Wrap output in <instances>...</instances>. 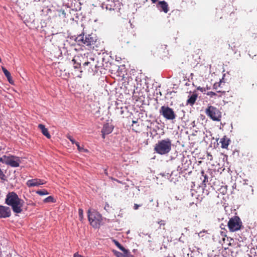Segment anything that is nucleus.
<instances>
[{
	"instance_id": "13",
	"label": "nucleus",
	"mask_w": 257,
	"mask_h": 257,
	"mask_svg": "<svg viewBox=\"0 0 257 257\" xmlns=\"http://www.w3.org/2000/svg\"><path fill=\"white\" fill-rule=\"evenodd\" d=\"M157 7L160 11L164 12L165 13H167L169 11L168 3L164 1L159 2Z\"/></svg>"
},
{
	"instance_id": "24",
	"label": "nucleus",
	"mask_w": 257,
	"mask_h": 257,
	"mask_svg": "<svg viewBox=\"0 0 257 257\" xmlns=\"http://www.w3.org/2000/svg\"><path fill=\"white\" fill-rule=\"evenodd\" d=\"M77 147V149L80 152H87L88 150L87 149H84L83 147H81L79 144H77L76 145Z\"/></svg>"
},
{
	"instance_id": "19",
	"label": "nucleus",
	"mask_w": 257,
	"mask_h": 257,
	"mask_svg": "<svg viewBox=\"0 0 257 257\" xmlns=\"http://www.w3.org/2000/svg\"><path fill=\"white\" fill-rule=\"evenodd\" d=\"M201 177H200V179L202 180V183L204 185H206V183L208 182V176L205 174L204 171H201Z\"/></svg>"
},
{
	"instance_id": "8",
	"label": "nucleus",
	"mask_w": 257,
	"mask_h": 257,
	"mask_svg": "<svg viewBox=\"0 0 257 257\" xmlns=\"http://www.w3.org/2000/svg\"><path fill=\"white\" fill-rule=\"evenodd\" d=\"M160 113L168 120H173L176 117L173 109L168 106H161L160 109Z\"/></svg>"
},
{
	"instance_id": "40",
	"label": "nucleus",
	"mask_w": 257,
	"mask_h": 257,
	"mask_svg": "<svg viewBox=\"0 0 257 257\" xmlns=\"http://www.w3.org/2000/svg\"><path fill=\"white\" fill-rule=\"evenodd\" d=\"M1 62V58H0V63Z\"/></svg>"
},
{
	"instance_id": "7",
	"label": "nucleus",
	"mask_w": 257,
	"mask_h": 257,
	"mask_svg": "<svg viewBox=\"0 0 257 257\" xmlns=\"http://www.w3.org/2000/svg\"><path fill=\"white\" fill-rule=\"evenodd\" d=\"M228 227L231 232L239 230L242 226V222L238 216L231 218L228 222Z\"/></svg>"
},
{
	"instance_id": "5",
	"label": "nucleus",
	"mask_w": 257,
	"mask_h": 257,
	"mask_svg": "<svg viewBox=\"0 0 257 257\" xmlns=\"http://www.w3.org/2000/svg\"><path fill=\"white\" fill-rule=\"evenodd\" d=\"M205 113L210 119L213 121H219L221 118V112L216 107L209 105L205 109Z\"/></svg>"
},
{
	"instance_id": "37",
	"label": "nucleus",
	"mask_w": 257,
	"mask_h": 257,
	"mask_svg": "<svg viewBox=\"0 0 257 257\" xmlns=\"http://www.w3.org/2000/svg\"><path fill=\"white\" fill-rule=\"evenodd\" d=\"M220 92H221L220 91H217V93H220Z\"/></svg>"
},
{
	"instance_id": "29",
	"label": "nucleus",
	"mask_w": 257,
	"mask_h": 257,
	"mask_svg": "<svg viewBox=\"0 0 257 257\" xmlns=\"http://www.w3.org/2000/svg\"><path fill=\"white\" fill-rule=\"evenodd\" d=\"M0 178L2 180H5V175L4 174V172L2 171L1 169L0 168Z\"/></svg>"
},
{
	"instance_id": "30",
	"label": "nucleus",
	"mask_w": 257,
	"mask_h": 257,
	"mask_svg": "<svg viewBox=\"0 0 257 257\" xmlns=\"http://www.w3.org/2000/svg\"><path fill=\"white\" fill-rule=\"evenodd\" d=\"M206 232V230H203L198 233V235L199 237H202L204 236V233Z\"/></svg>"
},
{
	"instance_id": "32",
	"label": "nucleus",
	"mask_w": 257,
	"mask_h": 257,
	"mask_svg": "<svg viewBox=\"0 0 257 257\" xmlns=\"http://www.w3.org/2000/svg\"><path fill=\"white\" fill-rule=\"evenodd\" d=\"M158 224H160V226L162 225H165V223L164 220H160L158 222Z\"/></svg>"
},
{
	"instance_id": "21",
	"label": "nucleus",
	"mask_w": 257,
	"mask_h": 257,
	"mask_svg": "<svg viewBox=\"0 0 257 257\" xmlns=\"http://www.w3.org/2000/svg\"><path fill=\"white\" fill-rule=\"evenodd\" d=\"M55 200L54 198V197L52 196H49L47 197H46L44 200V202L45 203H49V202H55Z\"/></svg>"
},
{
	"instance_id": "36",
	"label": "nucleus",
	"mask_w": 257,
	"mask_h": 257,
	"mask_svg": "<svg viewBox=\"0 0 257 257\" xmlns=\"http://www.w3.org/2000/svg\"><path fill=\"white\" fill-rule=\"evenodd\" d=\"M133 123H137V121L133 120Z\"/></svg>"
},
{
	"instance_id": "34",
	"label": "nucleus",
	"mask_w": 257,
	"mask_h": 257,
	"mask_svg": "<svg viewBox=\"0 0 257 257\" xmlns=\"http://www.w3.org/2000/svg\"><path fill=\"white\" fill-rule=\"evenodd\" d=\"M153 4H155L158 0H151Z\"/></svg>"
},
{
	"instance_id": "12",
	"label": "nucleus",
	"mask_w": 257,
	"mask_h": 257,
	"mask_svg": "<svg viewBox=\"0 0 257 257\" xmlns=\"http://www.w3.org/2000/svg\"><path fill=\"white\" fill-rule=\"evenodd\" d=\"M113 130V125L106 123L104 124L101 131L102 134V138H105V135L110 134Z\"/></svg>"
},
{
	"instance_id": "38",
	"label": "nucleus",
	"mask_w": 257,
	"mask_h": 257,
	"mask_svg": "<svg viewBox=\"0 0 257 257\" xmlns=\"http://www.w3.org/2000/svg\"><path fill=\"white\" fill-rule=\"evenodd\" d=\"M105 173L106 174H107V172H106V170H105Z\"/></svg>"
},
{
	"instance_id": "9",
	"label": "nucleus",
	"mask_w": 257,
	"mask_h": 257,
	"mask_svg": "<svg viewBox=\"0 0 257 257\" xmlns=\"http://www.w3.org/2000/svg\"><path fill=\"white\" fill-rule=\"evenodd\" d=\"M105 6L106 9L109 11H118L121 8V4L117 0H107Z\"/></svg>"
},
{
	"instance_id": "27",
	"label": "nucleus",
	"mask_w": 257,
	"mask_h": 257,
	"mask_svg": "<svg viewBox=\"0 0 257 257\" xmlns=\"http://www.w3.org/2000/svg\"><path fill=\"white\" fill-rule=\"evenodd\" d=\"M67 138L69 140L72 144H75L76 145L77 144L79 143L78 142H76L73 137L70 136H67Z\"/></svg>"
},
{
	"instance_id": "39",
	"label": "nucleus",
	"mask_w": 257,
	"mask_h": 257,
	"mask_svg": "<svg viewBox=\"0 0 257 257\" xmlns=\"http://www.w3.org/2000/svg\"><path fill=\"white\" fill-rule=\"evenodd\" d=\"M91 60H92L93 61H94V58H93V59H92Z\"/></svg>"
},
{
	"instance_id": "22",
	"label": "nucleus",
	"mask_w": 257,
	"mask_h": 257,
	"mask_svg": "<svg viewBox=\"0 0 257 257\" xmlns=\"http://www.w3.org/2000/svg\"><path fill=\"white\" fill-rule=\"evenodd\" d=\"M113 253L116 257H125L128 255V254H126L124 253H122L121 252L116 250H113Z\"/></svg>"
},
{
	"instance_id": "10",
	"label": "nucleus",
	"mask_w": 257,
	"mask_h": 257,
	"mask_svg": "<svg viewBox=\"0 0 257 257\" xmlns=\"http://www.w3.org/2000/svg\"><path fill=\"white\" fill-rule=\"evenodd\" d=\"M45 183L46 181H45L44 180L36 178L28 180L26 184L29 187H32L39 186L40 185L45 184Z\"/></svg>"
},
{
	"instance_id": "16",
	"label": "nucleus",
	"mask_w": 257,
	"mask_h": 257,
	"mask_svg": "<svg viewBox=\"0 0 257 257\" xmlns=\"http://www.w3.org/2000/svg\"><path fill=\"white\" fill-rule=\"evenodd\" d=\"M2 70H3V72H4V73L5 74L6 77L7 78L9 82L10 83H12L11 81L12 80V77H11V73L5 67H2Z\"/></svg>"
},
{
	"instance_id": "15",
	"label": "nucleus",
	"mask_w": 257,
	"mask_h": 257,
	"mask_svg": "<svg viewBox=\"0 0 257 257\" xmlns=\"http://www.w3.org/2000/svg\"><path fill=\"white\" fill-rule=\"evenodd\" d=\"M113 242L120 250L123 252L124 254H127L130 253L129 251L127 249H126L123 246H122L118 241L113 240Z\"/></svg>"
},
{
	"instance_id": "18",
	"label": "nucleus",
	"mask_w": 257,
	"mask_h": 257,
	"mask_svg": "<svg viewBox=\"0 0 257 257\" xmlns=\"http://www.w3.org/2000/svg\"><path fill=\"white\" fill-rule=\"evenodd\" d=\"M229 140H227L225 138L221 139L220 142L221 145V147L224 149L227 148L229 145Z\"/></svg>"
},
{
	"instance_id": "17",
	"label": "nucleus",
	"mask_w": 257,
	"mask_h": 257,
	"mask_svg": "<svg viewBox=\"0 0 257 257\" xmlns=\"http://www.w3.org/2000/svg\"><path fill=\"white\" fill-rule=\"evenodd\" d=\"M197 98V95L196 94H192L191 95L187 100V103L193 105L194 104Z\"/></svg>"
},
{
	"instance_id": "35",
	"label": "nucleus",
	"mask_w": 257,
	"mask_h": 257,
	"mask_svg": "<svg viewBox=\"0 0 257 257\" xmlns=\"http://www.w3.org/2000/svg\"><path fill=\"white\" fill-rule=\"evenodd\" d=\"M172 175H169V174H167V177L168 178L169 177H171Z\"/></svg>"
},
{
	"instance_id": "31",
	"label": "nucleus",
	"mask_w": 257,
	"mask_h": 257,
	"mask_svg": "<svg viewBox=\"0 0 257 257\" xmlns=\"http://www.w3.org/2000/svg\"><path fill=\"white\" fill-rule=\"evenodd\" d=\"M73 257H85V256L78 254L77 252H76L73 254Z\"/></svg>"
},
{
	"instance_id": "11",
	"label": "nucleus",
	"mask_w": 257,
	"mask_h": 257,
	"mask_svg": "<svg viewBox=\"0 0 257 257\" xmlns=\"http://www.w3.org/2000/svg\"><path fill=\"white\" fill-rule=\"evenodd\" d=\"M11 215V209L8 206L0 205V218H8Z\"/></svg>"
},
{
	"instance_id": "2",
	"label": "nucleus",
	"mask_w": 257,
	"mask_h": 257,
	"mask_svg": "<svg viewBox=\"0 0 257 257\" xmlns=\"http://www.w3.org/2000/svg\"><path fill=\"white\" fill-rule=\"evenodd\" d=\"M75 40L80 45L83 44L88 46L89 49H94L97 42L96 36L92 34L84 35L82 33L77 36Z\"/></svg>"
},
{
	"instance_id": "14",
	"label": "nucleus",
	"mask_w": 257,
	"mask_h": 257,
	"mask_svg": "<svg viewBox=\"0 0 257 257\" xmlns=\"http://www.w3.org/2000/svg\"><path fill=\"white\" fill-rule=\"evenodd\" d=\"M38 127L41 130L43 135L46 137L48 139H50L51 138V135H50L48 129L45 127L44 125L39 124L38 125Z\"/></svg>"
},
{
	"instance_id": "20",
	"label": "nucleus",
	"mask_w": 257,
	"mask_h": 257,
	"mask_svg": "<svg viewBox=\"0 0 257 257\" xmlns=\"http://www.w3.org/2000/svg\"><path fill=\"white\" fill-rule=\"evenodd\" d=\"M36 193L40 196L48 195L49 193L46 189L39 190L36 191Z\"/></svg>"
},
{
	"instance_id": "33",
	"label": "nucleus",
	"mask_w": 257,
	"mask_h": 257,
	"mask_svg": "<svg viewBox=\"0 0 257 257\" xmlns=\"http://www.w3.org/2000/svg\"><path fill=\"white\" fill-rule=\"evenodd\" d=\"M140 206V205H138L137 204H135L134 206V209L137 210V209H138L139 208V207Z\"/></svg>"
},
{
	"instance_id": "6",
	"label": "nucleus",
	"mask_w": 257,
	"mask_h": 257,
	"mask_svg": "<svg viewBox=\"0 0 257 257\" xmlns=\"http://www.w3.org/2000/svg\"><path fill=\"white\" fill-rule=\"evenodd\" d=\"M0 162L12 167H19L21 163L19 157L15 156L4 155L0 158Z\"/></svg>"
},
{
	"instance_id": "25",
	"label": "nucleus",
	"mask_w": 257,
	"mask_h": 257,
	"mask_svg": "<svg viewBox=\"0 0 257 257\" xmlns=\"http://www.w3.org/2000/svg\"><path fill=\"white\" fill-rule=\"evenodd\" d=\"M78 214L80 220L82 221L83 218V211L82 209L79 208L78 209Z\"/></svg>"
},
{
	"instance_id": "3",
	"label": "nucleus",
	"mask_w": 257,
	"mask_h": 257,
	"mask_svg": "<svg viewBox=\"0 0 257 257\" xmlns=\"http://www.w3.org/2000/svg\"><path fill=\"white\" fill-rule=\"evenodd\" d=\"M172 143L169 139H166L158 141L156 144L154 150L160 155H166L171 150Z\"/></svg>"
},
{
	"instance_id": "26",
	"label": "nucleus",
	"mask_w": 257,
	"mask_h": 257,
	"mask_svg": "<svg viewBox=\"0 0 257 257\" xmlns=\"http://www.w3.org/2000/svg\"><path fill=\"white\" fill-rule=\"evenodd\" d=\"M72 62H73L74 68L75 69H77L80 67V64L79 63H77L75 59L72 60Z\"/></svg>"
},
{
	"instance_id": "23",
	"label": "nucleus",
	"mask_w": 257,
	"mask_h": 257,
	"mask_svg": "<svg viewBox=\"0 0 257 257\" xmlns=\"http://www.w3.org/2000/svg\"><path fill=\"white\" fill-rule=\"evenodd\" d=\"M90 66V68H92V67L93 66H94L95 67H96V65L95 64H92V63L91 62H89V61H87V62H85L83 63V66L85 67L86 66Z\"/></svg>"
},
{
	"instance_id": "4",
	"label": "nucleus",
	"mask_w": 257,
	"mask_h": 257,
	"mask_svg": "<svg viewBox=\"0 0 257 257\" xmlns=\"http://www.w3.org/2000/svg\"><path fill=\"white\" fill-rule=\"evenodd\" d=\"M87 214L91 225L94 228H98L102 220L101 215L94 209H89Z\"/></svg>"
},
{
	"instance_id": "28",
	"label": "nucleus",
	"mask_w": 257,
	"mask_h": 257,
	"mask_svg": "<svg viewBox=\"0 0 257 257\" xmlns=\"http://www.w3.org/2000/svg\"><path fill=\"white\" fill-rule=\"evenodd\" d=\"M207 95L210 96L211 97H213L214 96H217V93L213 91H208L207 93Z\"/></svg>"
},
{
	"instance_id": "1",
	"label": "nucleus",
	"mask_w": 257,
	"mask_h": 257,
	"mask_svg": "<svg viewBox=\"0 0 257 257\" xmlns=\"http://www.w3.org/2000/svg\"><path fill=\"white\" fill-rule=\"evenodd\" d=\"M5 203L12 207L14 212L20 213L23 211L24 201L19 198L16 193L10 192L6 195Z\"/></svg>"
}]
</instances>
